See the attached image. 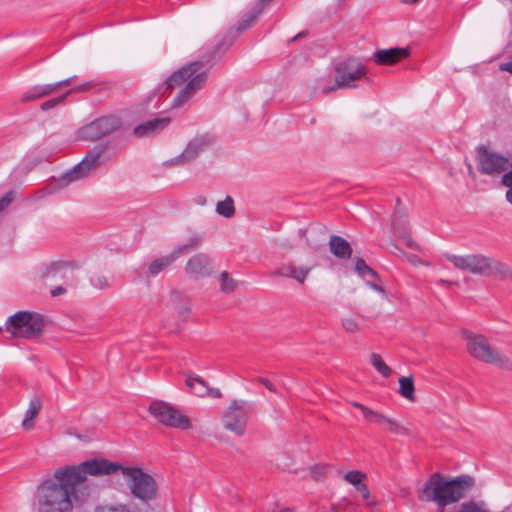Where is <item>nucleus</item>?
<instances>
[{
  "instance_id": "1",
  "label": "nucleus",
  "mask_w": 512,
  "mask_h": 512,
  "mask_svg": "<svg viewBox=\"0 0 512 512\" xmlns=\"http://www.w3.org/2000/svg\"><path fill=\"white\" fill-rule=\"evenodd\" d=\"M124 466L105 458H94L77 466L56 469L54 479H47L39 486V512H72L73 501L78 500L76 487L87 476H105L122 472Z\"/></svg>"
},
{
  "instance_id": "2",
  "label": "nucleus",
  "mask_w": 512,
  "mask_h": 512,
  "mask_svg": "<svg viewBox=\"0 0 512 512\" xmlns=\"http://www.w3.org/2000/svg\"><path fill=\"white\" fill-rule=\"evenodd\" d=\"M476 486V479L462 474L451 479L433 473L418 492L421 501L434 502L439 508L457 503L466 498Z\"/></svg>"
},
{
  "instance_id": "3",
  "label": "nucleus",
  "mask_w": 512,
  "mask_h": 512,
  "mask_svg": "<svg viewBox=\"0 0 512 512\" xmlns=\"http://www.w3.org/2000/svg\"><path fill=\"white\" fill-rule=\"evenodd\" d=\"M446 258L455 268L484 277H498L501 280L512 281V269L484 254H468L464 256L447 254Z\"/></svg>"
},
{
  "instance_id": "4",
  "label": "nucleus",
  "mask_w": 512,
  "mask_h": 512,
  "mask_svg": "<svg viewBox=\"0 0 512 512\" xmlns=\"http://www.w3.org/2000/svg\"><path fill=\"white\" fill-rule=\"evenodd\" d=\"M477 169L483 175L501 177L507 188L505 199L512 205V155L500 154L481 145L477 148Z\"/></svg>"
},
{
  "instance_id": "5",
  "label": "nucleus",
  "mask_w": 512,
  "mask_h": 512,
  "mask_svg": "<svg viewBox=\"0 0 512 512\" xmlns=\"http://www.w3.org/2000/svg\"><path fill=\"white\" fill-rule=\"evenodd\" d=\"M461 337L465 340L467 353L472 358L505 371H512V360L499 348L492 346L484 334L463 329Z\"/></svg>"
},
{
  "instance_id": "6",
  "label": "nucleus",
  "mask_w": 512,
  "mask_h": 512,
  "mask_svg": "<svg viewBox=\"0 0 512 512\" xmlns=\"http://www.w3.org/2000/svg\"><path fill=\"white\" fill-rule=\"evenodd\" d=\"M122 475L130 489L131 494L140 499L143 503H148L157 496V483L155 479L148 473H145L139 467H123ZM143 508L149 510L146 504Z\"/></svg>"
},
{
  "instance_id": "7",
  "label": "nucleus",
  "mask_w": 512,
  "mask_h": 512,
  "mask_svg": "<svg viewBox=\"0 0 512 512\" xmlns=\"http://www.w3.org/2000/svg\"><path fill=\"white\" fill-rule=\"evenodd\" d=\"M45 326L44 318L38 313L19 311L8 317L5 328L11 332L12 338H37Z\"/></svg>"
},
{
  "instance_id": "8",
  "label": "nucleus",
  "mask_w": 512,
  "mask_h": 512,
  "mask_svg": "<svg viewBox=\"0 0 512 512\" xmlns=\"http://www.w3.org/2000/svg\"><path fill=\"white\" fill-rule=\"evenodd\" d=\"M228 46L229 44L225 45L224 47V43H220L214 48L213 51L204 54L201 60L193 61L181 67L180 69L172 73L163 82V84L158 88V91L161 92L162 90H164L162 92L164 93L166 91H171L176 87H180L186 84L187 81H189L195 74H197L200 70L204 68L205 64H209L210 62H212L215 59L216 55L220 52H224L228 48Z\"/></svg>"
},
{
  "instance_id": "9",
  "label": "nucleus",
  "mask_w": 512,
  "mask_h": 512,
  "mask_svg": "<svg viewBox=\"0 0 512 512\" xmlns=\"http://www.w3.org/2000/svg\"><path fill=\"white\" fill-rule=\"evenodd\" d=\"M105 150L106 146L104 145L94 146L87 152L81 162L59 177L57 180V186L59 188H64L72 182L88 177L92 172L96 171L100 167L101 157Z\"/></svg>"
},
{
  "instance_id": "10",
  "label": "nucleus",
  "mask_w": 512,
  "mask_h": 512,
  "mask_svg": "<svg viewBox=\"0 0 512 512\" xmlns=\"http://www.w3.org/2000/svg\"><path fill=\"white\" fill-rule=\"evenodd\" d=\"M252 411L250 402L243 399L232 400L221 417L223 427L237 436H243Z\"/></svg>"
},
{
  "instance_id": "11",
  "label": "nucleus",
  "mask_w": 512,
  "mask_h": 512,
  "mask_svg": "<svg viewBox=\"0 0 512 512\" xmlns=\"http://www.w3.org/2000/svg\"><path fill=\"white\" fill-rule=\"evenodd\" d=\"M334 70L336 73L335 84L325 88L323 90L325 94L336 89L355 87L353 82L361 79L367 73L365 65L353 58L336 63Z\"/></svg>"
},
{
  "instance_id": "12",
  "label": "nucleus",
  "mask_w": 512,
  "mask_h": 512,
  "mask_svg": "<svg viewBox=\"0 0 512 512\" xmlns=\"http://www.w3.org/2000/svg\"><path fill=\"white\" fill-rule=\"evenodd\" d=\"M148 411L162 425L182 430L191 428L189 417L168 402L153 400Z\"/></svg>"
},
{
  "instance_id": "13",
  "label": "nucleus",
  "mask_w": 512,
  "mask_h": 512,
  "mask_svg": "<svg viewBox=\"0 0 512 512\" xmlns=\"http://www.w3.org/2000/svg\"><path fill=\"white\" fill-rule=\"evenodd\" d=\"M121 126L122 120L118 116H103L82 127L80 135L85 140L97 141L116 132Z\"/></svg>"
},
{
  "instance_id": "14",
  "label": "nucleus",
  "mask_w": 512,
  "mask_h": 512,
  "mask_svg": "<svg viewBox=\"0 0 512 512\" xmlns=\"http://www.w3.org/2000/svg\"><path fill=\"white\" fill-rule=\"evenodd\" d=\"M214 142L210 134L197 135L191 139L184 151L170 160L172 165H184L194 161L200 153L207 150Z\"/></svg>"
},
{
  "instance_id": "15",
  "label": "nucleus",
  "mask_w": 512,
  "mask_h": 512,
  "mask_svg": "<svg viewBox=\"0 0 512 512\" xmlns=\"http://www.w3.org/2000/svg\"><path fill=\"white\" fill-rule=\"evenodd\" d=\"M391 226L393 233L398 235L401 239L405 240L407 247L422 251L420 246L415 243L409 232L408 227V212L401 206L400 199H397V205L394 214L391 218Z\"/></svg>"
},
{
  "instance_id": "16",
  "label": "nucleus",
  "mask_w": 512,
  "mask_h": 512,
  "mask_svg": "<svg viewBox=\"0 0 512 512\" xmlns=\"http://www.w3.org/2000/svg\"><path fill=\"white\" fill-rule=\"evenodd\" d=\"M206 81L207 73L200 70L180 89L173 100L172 107L180 108L184 106L197 91L204 87Z\"/></svg>"
},
{
  "instance_id": "17",
  "label": "nucleus",
  "mask_w": 512,
  "mask_h": 512,
  "mask_svg": "<svg viewBox=\"0 0 512 512\" xmlns=\"http://www.w3.org/2000/svg\"><path fill=\"white\" fill-rule=\"evenodd\" d=\"M185 271L195 279L209 276L212 271V265L209 256L204 253L195 254L188 260Z\"/></svg>"
},
{
  "instance_id": "18",
  "label": "nucleus",
  "mask_w": 512,
  "mask_h": 512,
  "mask_svg": "<svg viewBox=\"0 0 512 512\" xmlns=\"http://www.w3.org/2000/svg\"><path fill=\"white\" fill-rule=\"evenodd\" d=\"M70 266L71 264L67 262L51 263L41 272V279L51 283L58 280H72L73 275Z\"/></svg>"
},
{
  "instance_id": "19",
  "label": "nucleus",
  "mask_w": 512,
  "mask_h": 512,
  "mask_svg": "<svg viewBox=\"0 0 512 512\" xmlns=\"http://www.w3.org/2000/svg\"><path fill=\"white\" fill-rule=\"evenodd\" d=\"M311 270V267L300 266L294 262H288L283 264L280 268L276 269L273 272V275L290 278L295 280L299 284H304Z\"/></svg>"
},
{
  "instance_id": "20",
  "label": "nucleus",
  "mask_w": 512,
  "mask_h": 512,
  "mask_svg": "<svg viewBox=\"0 0 512 512\" xmlns=\"http://www.w3.org/2000/svg\"><path fill=\"white\" fill-rule=\"evenodd\" d=\"M410 49L406 48H389L376 50L373 54L374 61L377 65H394L400 60L409 57Z\"/></svg>"
},
{
  "instance_id": "21",
  "label": "nucleus",
  "mask_w": 512,
  "mask_h": 512,
  "mask_svg": "<svg viewBox=\"0 0 512 512\" xmlns=\"http://www.w3.org/2000/svg\"><path fill=\"white\" fill-rule=\"evenodd\" d=\"M170 122L169 117H157L137 125L133 133L139 138L154 136L164 130Z\"/></svg>"
},
{
  "instance_id": "22",
  "label": "nucleus",
  "mask_w": 512,
  "mask_h": 512,
  "mask_svg": "<svg viewBox=\"0 0 512 512\" xmlns=\"http://www.w3.org/2000/svg\"><path fill=\"white\" fill-rule=\"evenodd\" d=\"M299 234L301 237L306 238L307 245L314 251L319 252L324 246L327 235V228L325 226H317L310 230L309 236L306 237L307 231L300 229Z\"/></svg>"
},
{
  "instance_id": "23",
  "label": "nucleus",
  "mask_w": 512,
  "mask_h": 512,
  "mask_svg": "<svg viewBox=\"0 0 512 512\" xmlns=\"http://www.w3.org/2000/svg\"><path fill=\"white\" fill-rule=\"evenodd\" d=\"M330 252L340 260H348L352 256V247L348 241L338 235H332L329 240Z\"/></svg>"
},
{
  "instance_id": "24",
  "label": "nucleus",
  "mask_w": 512,
  "mask_h": 512,
  "mask_svg": "<svg viewBox=\"0 0 512 512\" xmlns=\"http://www.w3.org/2000/svg\"><path fill=\"white\" fill-rule=\"evenodd\" d=\"M373 422L381 425L385 430L390 431L399 435H409L410 430L403 426L399 421L387 417L379 412H375V417H373Z\"/></svg>"
},
{
  "instance_id": "25",
  "label": "nucleus",
  "mask_w": 512,
  "mask_h": 512,
  "mask_svg": "<svg viewBox=\"0 0 512 512\" xmlns=\"http://www.w3.org/2000/svg\"><path fill=\"white\" fill-rule=\"evenodd\" d=\"M185 384L190 388V391L197 397H206L209 391L208 383L200 376L193 374H186Z\"/></svg>"
},
{
  "instance_id": "26",
  "label": "nucleus",
  "mask_w": 512,
  "mask_h": 512,
  "mask_svg": "<svg viewBox=\"0 0 512 512\" xmlns=\"http://www.w3.org/2000/svg\"><path fill=\"white\" fill-rule=\"evenodd\" d=\"M178 259L177 254L173 250L169 255L153 260L148 266V273L151 276H157L160 272L169 267Z\"/></svg>"
},
{
  "instance_id": "27",
  "label": "nucleus",
  "mask_w": 512,
  "mask_h": 512,
  "mask_svg": "<svg viewBox=\"0 0 512 512\" xmlns=\"http://www.w3.org/2000/svg\"><path fill=\"white\" fill-rule=\"evenodd\" d=\"M42 402L39 397H34L29 403V407L25 413L22 426L25 430H30L34 427V419L41 410Z\"/></svg>"
},
{
  "instance_id": "28",
  "label": "nucleus",
  "mask_w": 512,
  "mask_h": 512,
  "mask_svg": "<svg viewBox=\"0 0 512 512\" xmlns=\"http://www.w3.org/2000/svg\"><path fill=\"white\" fill-rule=\"evenodd\" d=\"M95 512H148V509L141 508L137 504L116 503L97 506Z\"/></svg>"
},
{
  "instance_id": "29",
  "label": "nucleus",
  "mask_w": 512,
  "mask_h": 512,
  "mask_svg": "<svg viewBox=\"0 0 512 512\" xmlns=\"http://www.w3.org/2000/svg\"><path fill=\"white\" fill-rule=\"evenodd\" d=\"M170 301L180 316L184 318L187 317L191 311V306L189 300L183 296L181 292L176 290L172 291L170 294Z\"/></svg>"
},
{
  "instance_id": "30",
  "label": "nucleus",
  "mask_w": 512,
  "mask_h": 512,
  "mask_svg": "<svg viewBox=\"0 0 512 512\" xmlns=\"http://www.w3.org/2000/svg\"><path fill=\"white\" fill-rule=\"evenodd\" d=\"M415 387L413 382V377H405L402 376L399 378V393L404 398L408 399L409 401L414 402L415 401V395H414Z\"/></svg>"
},
{
  "instance_id": "31",
  "label": "nucleus",
  "mask_w": 512,
  "mask_h": 512,
  "mask_svg": "<svg viewBox=\"0 0 512 512\" xmlns=\"http://www.w3.org/2000/svg\"><path fill=\"white\" fill-rule=\"evenodd\" d=\"M202 244V237L199 235L192 236L187 243L178 245L174 248L175 253L177 254L178 258L185 253H189L191 251L196 250L200 247Z\"/></svg>"
},
{
  "instance_id": "32",
  "label": "nucleus",
  "mask_w": 512,
  "mask_h": 512,
  "mask_svg": "<svg viewBox=\"0 0 512 512\" xmlns=\"http://www.w3.org/2000/svg\"><path fill=\"white\" fill-rule=\"evenodd\" d=\"M216 212L225 218L233 217L235 214V207L232 197L227 196L223 201H219L216 205Z\"/></svg>"
},
{
  "instance_id": "33",
  "label": "nucleus",
  "mask_w": 512,
  "mask_h": 512,
  "mask_svg": "<svg viewBox=\"0 0 512 512\" xmlns=\"http://www.w3.org/2000/svg\"><path fill=\"white\" fill-rule=\"evenodd\" d=\"M219 282L221 291L226 294L234 292L238 287V282L227 271L221 272Z\"/></svg>"
},
{
  "instance_id": "34",
  "label": "nucleus",
  "mask_w": 512,
  "mask_h": 512,
  "mask_svg": "<svg viewBox=\"0 0 512 512\" xmlns=\"http://www.w3.org/2000/svg\"><path fill=\"white\" fill-rule=\"evenodd\" d=\"M113 279V275L95 274L91 277L90 282L94 288L104 290L112 286Z\"/></svg>"
},
{
  "instance_id": "35",
  "label": "nucleus",
  "mask_w": 512,
  "mask_h": 512,
  "mask_svg": "<svg viewBox=\"0 0 512 512\" xmlns=\"http://www.w3.org/2000/svg\"><path fill=\"white\" fill-rule=\"evenodd\" d=\"M371 364L383 377L388 378L391 376L392 369L383 361L379 354H371Z\"/></svg>"
},
{
  "instance_id": "36",
  "label": "nucleus",
  "mask_w": 512,
  "mask_h": 512,
  "mask_svg": "<svg viewBox=\"0 0 512 512\" xmlns=\"http://www.w3.org/2000/svg\"><path fill=\"white\" fill-rule=\"evenodd\" d=\"M354 262H355L354 270L359 276L369 275L373 278L378 277L377 272L374 271L371 267H369L362 258L356 257L354 259Z\"/></svg>"
},
{
  "instance_id": "37",
  "label": "nucleus",
  "mask_w": 512,
  "mask_h": 512,
  "mask_svg": "<svg viewBox=\"0 0 512 512\" xmlns=\"http://www.w3.org/2000/svg\"><path fill=\"white\" fill-rule=\"evenodd\" d=\"M457 512H487V510L483 501H467L460 505Z\"/></svg>"
},
{
  "instance_id": "38",
  "label": "nucleus",
  "mask_w": 512,
  "mask_h": 512,
  "mask_svg": "<svg viewBox=\"0 0 512 512\" xmlns=\"http://www.w3.org/2000/svg\"><path fill=\"white\" fill-rule=\"evenodd\" d=\"M365 478L366 474L358 470H351L344 475V480L355 486V488L360 486Z\"/></svg>"
},
{
  "instance_id": "39",
  "label": "nucleus",
  "mask_w": 512,
  "mask_h": 512,
  "mask_svg": "<svg viewBox=\"0 0 512 512\" xmlns=\"http://www.w3.org/2000/svg\"><path fill=\"white\" fill-rule=\"evenodd\" d=\"M72 90H69L67 91L66 93L62 94L61 96L59 97H56V98H53V99H50L44 103L41 104V109L43 111H48L54 107H56L58 104L62 103L65 98L67 97L68 94L71 93Z\"/></svg>"
},
{
  "instance_id": "40",
  "label": "nucleus",
  "mask_w": 512,
  "mask_h": 512,
  "mask_svg": "<svg viewBox=\"0 0 512 512\" xmlns=\"http://www.w3.org/2000/svg\"><path fill=\"white\" fill-rule=\"evenodd\" d=\"M352 406L361 410V412L363 413V416L364 418L368 421V422H373V417H375V412L374 410L370 409L369 407L359 403V402H352Z\"/></svg>"
},
{
  "instance_id": "41",
  "label": "nucleus",
  "mask_w": 512,
  "mask_h": 512,
  "mask_svg": "<svg viewBox=\"0 0 512 512\" xmlns=\"http://www.w3.org/2000/svg\"><path fill=\"white\" fill-rule=\"evenodd\" d=\"M342 327L345 331L356 333L359 330V324L353 318H344L342 320Z\"/></svg>"
},
{
  "instance_id": "42",
  "label": "nucleus",
  "mask_w": 512,
  "mask_h": 512,
  "mask_svg": "<svg viewBox=\"0 0 512 512\" xmlns=\"http://www.w3.org/2000/svg\"><path fill=\"white\" fill-rule=\"evenodd\" d=\"M40 98L41 97L36 92V88L34 86V87L30 88L29 90H27L26 92L23 93V95L21 97V102L22 103H27L29 101H33V100L40 99Z\"/></svg>"
},
{
  "instance_id": "43",
  "label": "nucleus",
  "mask_w": 512,
  "mask_h": 512,
  "mask_svg": "<svg viewBox=\"0 0 512 512\" xmlns=\"http://www.w3.org/2000/svg\"><path fill=\"white\" fill-rule=\"evenodd\" d=\"M356 490L362 494V497L367 501L368 505L376 504L375 501H369V499H370V492H369V489H368V487H367V485L365 483H362L360 486H358L356 488Z\"/></svg>"
},
{
  "instance_id": "44",
  "label": "nucleus",
  "mask_w": 512,
  "mask_h": 512,
  "mask_svg": "<svg viewBox=\"0 0 512 512\" xmlns=\"http://www.w3.org/2000/svg\"><path fill=\"white\" fill-rule=\"evenodd\" d=\"M14 199V194L12 191L6 193L1 199H0V212H2L6 207H8Z\"/></svg>"
},
{
  "instance_id": "45",
  "label": "nucleus",
  "mask_w": 512,
  "mask_h": 512,
  "mask_svg": "<svg viewBox=\"0 0 512 512\" xmlns=\"http://www.w3.org/2000/svg\"><path fill=\"white\" fill-rule=\"evenodd\" d=\"M95 84L92 81L85 82L78 87H76L74 90L77 92H87L94 88Z\"/></svg>"
},
{
  "instance_id": "46",
  "label": "nucleus",
  "mask_w": 512,
  "mask_h": 512,
  "mask_svg": "<svg viewBox=\"0 0 512 512\" xmlns=\"http://www.w3.org/2000/svg\"><path fill=\"white\" fill-rule=\"evenodd\" d=\"M257 380L259 383L263 384L269 391H271V392L277 391L275 385L267 378L259 377Z\"/></svg>"
},
{
  "instance_id": "47",
  "label": "nucleus",
  "mask_w": 512,
  "mask_h": 512,
  "mask_svg": "<svg viewBox=\"0 0 512 512\" xmlns=\"http://www.w3.org/2000/svg\"><path fill=\"white\" fill-rule=\"evenodd\" d=\"M207 396H210L212 398H217L218 399V398L222 397V392L218 388H210L209 387V391H208V395Z\"/></svg>"
},
{
  "instance_id": "48",
  "label": "nucleus",
  "mask_w": 512,
  "mask_h": 512,
  "mask_svg": "<svg viewBox=\"0 0 512 512\" xmlns=\"http://www.w3.org/2000/svg\"><path fill=\"white\" fill-rule=\"evenodd\" d=\"M499 69L501 71L509 72L510 74H512V61L501 63L499 65Z\"/></svg>"
},
{
  "instance_id": "49",
  "label": "nucleus",
  "mask_w": 512,
  "mask_h": 512,
  "mask_svg": "<svg viewBox=\"0 0 512 512\" xmlns=\"http://www.w3.org/2000/svg\"><path fill=\"white\" fill-rule=\"evenodd\" d=\"M45 88H46L47 95L49 96L52 93H54L57 89H59L60 87H59L58 82H57V83H54V84H46Z\"/></svg>"
},
{
  "instance_id": "50",
  "label": "nucleus",
  "mask_w": 512,
  "mask_h": 512,
  "mask_svg": "<svg viewBox=\"0 0 512 512\" xmlns=\"http://www.w3.org/2000/svg\"><path fill=\"white\" fill-rule=\"evenodd\" d=\"M401 252H402V253H403V255L407 258V260H408L409 262H411L412 264L417 265L418 263H421L420 258H418L417 256H415V255H409V254H407V253H405V252H403V251H401Z\"/></svg>"
},
{
  "instance_id": "51",
  "label": "nucleus",
  "mask_w": 512,
  "mask_h": 512,
  "mask_svg": "<svg viewBox=\"0 0 512 512\" xmlns=\"http://www.w3.org/2000/svg\"><path fill=\"white\" fill-rule=\"evenodd\" d=\"M65 292H66V289L63 286H57L56 288L51 290V296L57 297V296L64 294Z\"/></svg>"
},
{
  "instance_id": "52",
  "label": "nucleus",
  "mask_w": 512,
  "mask_h": 512,
  "mask_svg": "<svg viewBox=\"0 0 512 512\" xmlns=\"http://www.w3.org/2000/svg\"><path fill=\"white\" fill-rule=\"evenodd\" d=\"M367 285L369 287H371L372 289H374L375 291L377 292H380L382 293L383 295H386V292L384 290V288L376 283H373V282H367Z\"/></svg>"
},
{
  "instance_id": "53",
  "label": "nucleus",
  "mask_w": 512,
  "mask_h": 512,
  "mask_svg": "<svg viewBox=\"0 0 512 512\" xmlns=\"http://www.w3.org/2000/svg\"><path fill=\"white\" fill-rule=\"evenodd\" d=\"M35 88L36 92L38 93V95H40L41 98L48 96L45 85H36Z\"/></svg>"
},
{
  "instance_id": "54",
  "label": "nucleus",
  "mask_w": 512,
  "mask_h": 512,
  "mask_svg": "<svg viewBox=\"0 0 512 512\" xmlns=\"http://www.w3.org/2000/svg\"><path fill=\"white\" fill-rule=\"evenodd\" d=\"M194 201L197 205L204 206L207 203V198L204 195H197Z\"/></svg>"
},
{
  "instance_id": "55",
  "label": "nucleus",
  "mask_w": 512,
  "mask_h": 512,
  "mask_svg": "<svg viewBox=\"0 0 512 512\" xmlns=\"http://www.w3.org/2000/svg\"><path fill=\"white\" fill-rule=\"evenodd\" d=\"M52 190H51V184L41 190L38 191V194L40 197H44L46 195H49L51 194Z\"/></svg>"
},
{
  "instance_id": "56",
  "label": "nucleus",
  "mask_w": 512,
  "mask_h": 512,
  "mask_svg": "<svg viewBox=\"0 0 512 512\" xmlns=\"http://www.w3.org/2000/svg\"><path fill=\"white\" fill-rule=\"evenodd\" d=\"M74 78H75V77H71V78H67V79H65V80L59 81V82H58L59 87H62V86H69V85L72 83V81H73V79H74Z\"/></svg>"
},
{
  "instance_id": "57",
  "label": "nucleus",
  "mask_w": 512,
  "mask_h": 512,
  "mask_svg": "<svg viewBox=\"0 0 512 512\" xmlns=\"http://www.w3.org/2000/svg\"><path fill=\"white\" fill-rule=\"evenodd\" d=\"M440 284H441V285H445V286H447V285H451V284H453V282H451V281H449V280L441 279V280H440Z\"/></svg>"
},
{
  "instance_id": "58",
  "label": "nucleus",
  "mask_w": 512,
  "mask_h": 512,
  "mask_svg": "<svg viewBox=\"0 0 512 512\" xmlns=\"http://www.w3.org/2000/svg\"><path fill=\"white\" fill-rule=\"evenodd\" d=\"M402 2L405 4H415L419 2V0H403Z\"/></svg>"
},
{
  "instance_id": "59",
  "label": "nucleus",
  "mask_w": 512,
  "mask_h": 512,
  "mask_svg": "<svg viewBox=\"0 0 512 512\" xmlns=\"http://www.w3.org/2000/svg\"><path fill=\"white\" fill-rule=\"evenodd\" d=\"M303 35H304V32H300V33H298L296 36H294V37L292 38V41H295V40H297V39L301 38Z\"/></svg>"
},
{
  "instance_id": "60",
  "label": "nucleus",
  "mask_w": 512,
  "mask_h": 512,
  "mask_svg": "<svg viewBox=\"0 0 512 512\" xmlns=\"http://www.w3.org/2000/svg\"><path fill=\"white\" fill-rule=\"evenodd\" d=\"M280 512H292L290 509H283Z\"/></svg>"
},
{
  "instance_id": "61",
  "label": "nucleus",
  "mask_w": 512,
  "mask_h": 512,
  "mask_svg": "<svg viewBox=\"0 0 512 512\" xmlns=\"http://www.w3.org/2000/svg\"><path fill=\"white\" fill-rule=\"evenodd\" d=\"M468 169H469V172H471L472 166L470 164L468 165Z\"/></svg>"
},
{
  "instance_id": "62",
  "label": "nucleus",
  "mask_w": 512,
  "mask_h": 512,
  "mask_svg": "<svg viewBox=\"0 0 512 512\" xmlns=\"http://www.w3.org/2000/svg\"><path fill=\"white\" fill-rule=\"evenodd\" d=\"M439 512H444V509H442V508H439Z\"/></svg>"
},
{
  "instance_id": "63",
  "label": "nucleus",
  "mask_w": 512,
  "mask_h": 512,
  "mask_svg": "<svg viewBox=\"0 0 512 512\" xmlns=\"http://www.w3.org/2000/svg\"><path fill=\"white\" fill-rule=\"evenodd\" d=\"M512 2V0H510Z\"/></svg>"
}]
</instances>
